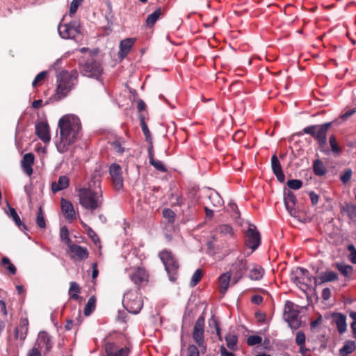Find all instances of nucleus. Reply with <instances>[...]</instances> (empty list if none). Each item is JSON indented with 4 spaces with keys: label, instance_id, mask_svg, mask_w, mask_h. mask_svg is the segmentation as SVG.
<instances>
[{
    "label": "nucleus",
    "instance_id": "nucleus-1",
    "mask_svg": "<svg viewBox=\"0 0 356 356\" xmlns=\"http://www.w3.org/2000/svg\"><path fill=\"white\" fill-rule=\"evenodd\" d=\"M58 129L55 145L59 153L68 152L78 140L81 129L79 118L72 114L65 115L58 121Z\"/></svg>",
    "mask_w": 356,
    "mask_h": 356
},
{
    "label": "nucleus",
    "instance_id": "nucleus-2",
    "mask_svg": "<svg viewBox=\"0 0 356 356\" xmlns=\"http://www.w3.org/2000/svg\"><path fill=\"white\" fill-rule=\"evenodd\" d=\"M76 192L81 206L91 212L100 210L104 202L101 179L95 176L83 186L76 188Z\"/></svg>",
    "mask_w": 356,
    "mask_h": 356
},
{
    "label": "nucleus",
    "instance_id": "nucleus-3",
    "mask_svg": "<svg viewBox=\"0 0 356 356\" xmlns=\"http://www.w3.org/2000/svg\"><path fill=\"white\" fill-rule=\"evenodd\" d=\"M78 72L76 70L67 72L63 70L57 75L56 92L59 98L65 97L77 83Z\"/></svg>",
    "mask_w": 356,
    "mask_h": 356
},
{
    "label": "nucleus",
    "instance_id": "nucleus-4",
    "mask_svg": "<svg viewBox=\"0 0 356 356\" xmlns=\"http://www.w3.org/2000/svg\"><path fill=\"white\" fill-rule=\"evenodd\" d=\"M122 304L129 312L134 314H138L143 305L138 290L127 291L124 293Z\"/></svg>",
    "mask_w": 356,
    "mask_h": 356
},
{
    "label": "nucleus",
    "instance_id": "nucleus-5",
    "mask_svg": "<svg viewBox=\"0 0 356 356\" xmlns=\"http://www.w3.org/2000/svg\"><path fill=\"white\" fill-rule=\"evenodd\" d=\"M330 126L331 122L320 125H311L305 127L302 131L314 137L318 143L320 148H323L327 143V132Z\"/></svg>",
    "mask_w": 356,
    "mask_h": 356
},
{
    "label": "nucleus",
    "instance_id": "nucleus-6",
    "mask_svg": "<svg viewBox=\"0 0 356 356\" xmlns=\"http://www.w3.org/2000/svg\"><path fill=\"white\" fill-rule=\"evenodd\" d=\"M159 257L165 266L169 280L172 282H175L177 280V274L179 268L177 260L172 252L168 250L161 251L159 254Z\"/></svg>",
    "mask_w": 356,
    "mask_h": 356
},
{
    "label": "nucleus",
    "instance_id": "nucleus-7",
    "mask_svg": "<svg viewBox=\"0 0 356 356\" xmlns=\"http://www.w3.org/2000/svg\"><path fill=\"white\" fill-rule=\"evenodd\" d=\"M298 306L291 301H286L284 305V318L292 329H298L300 325Z\"/></svg>",
    "mask_w": 356,
    "mask_h": 356
},
{
    "label": "nucleus",
    "instance_id": "nucleus-8",
    "mask_svg": "<svg viewBox=\"0 0 356 356\" xmlns=\"http://www.w3.org/2000/svg\"><path fill=\"white\" fill-rule=\"evenodd\" d=\"M58 31L63 39H76L81 33L79 24L76 21L63 24L60 22L58 26Z\"/></svg>",
    "mask_w": 356,
    "mask_h": 356
},
{
    "label": "nucleus",
    "instance_id": "nucleus-9",
    "mask_svg": "<svg viewBox=\"0 0 356 356\" xmlns=\"http://www.w3.org/2000/svg\"><path fill=\"white\" fill-rule=\"evenodd\" d=\"M81 72L84 76L97 79L102 73V68L99 63L90 59L81 66Z\"/></svg>",
    "mask_w": 356,
    "mask_h": 356
},
{
    "label": "nucleus",
    "instance_id": "nucleus-10",
    "mask_svg": "<svg viewBox=\"0 0 356 356\" xmlns=\"http://www.w3.org/2000/svg\"><path fill=\"white\" fill-rule=\"evenodd\" d=\"M248 269L247 262L243 259L238 258L232 265L229 272L232 275L233 284H236L244 275Z\"/></svg>",
    "mask_w": 356,
    "mask_h": 356
},
{
    "label": "nucleus",
    "instance_id": "nucleus-11",
    "mask_svg": "<svg viewBox=\"0 0 356 356\" xmlns=\"http://www.w3.org/2000/svg\"><path fill=\"white\" fill-rule=\"evenodd\" d=\"M129 277L134 284L140 286L147 284L149 275L144 268L138 267L133 268L130 270Z\"/></svg>",
    "mask_w": 356,
    "mask_h": 356
},
{
    "label": "nucleus",
    "instance_id": "nucleus-12",
    "mask_svg": "<svg viewBox=\"0 0 356 356\" xmlns=\"http://www.w3.org/2000/svg\"><path fill=\"white\" fill-rule=\"evenodd\" d=\"M291 279L300 289L302 285H308L312 282V277L309 271L303 268H297L293 271Z\"/></svg>",
    "mask_w": 356,
    "mask_h": 356
},
{
    "label": "nucleus",
    "instance_id": "nucleus-13",
    "mask_svg": "<svg viewBox=\"0 0 356 356\" xmlns=\"http://www.w3.org/2000/svg\"><path fill=\"white\" fill-rule=\"evenodd\" d=\"M261 238L259 232L254 225H250L245 232V243L253 251L260 245Z\"/></svg>",
    "mask_w": 356,
    "mask_h": 356
},
{
    "label": "nucleus",
    "instance_id": "nucleus-14",
    "mask_svg": "<svg viewBox=\"0 0 356 356\" xmlns=\"http://www.w3.org/2000/svg\"><path fill=\"white\" fill-rule=\"evenodd\" d=\"M204 318L202 316H200L196 321L194 326L193 338L200 348H202L205 350V346H204Z\"/></svg>",
    "mask_w": 356,
    "mask_h": 356
},
{
    "label": "nucleus",
    "instance_id": "nucleus-15",
    "mask_svg": "<svg viewBox=\"0 0 356 356\" xmlns=\"http://www.w3.org/2000/svg\"><path fill=\"white\" fill-rule=\"evenodd\" d=\"M109 172L115 188L116 190H120L122 188L123 177L120 166L116 163H113L110 166Z\"/></svg>",
    "mask_w": 356,
    "mask_h": 356
},
{
    "label": "nucleus",
    "instance_id": "nucleus-16",
    "mask_svg": "<svg viewBox=\"0 0 356 356\" xmlns=\"http://www.w3.org/2000/svg\"><path fill=\"white\" fill-rule=\"evenodd\" d=\"M105 351L108 356H128L129 348L127 347H119L114 343H106Z\"/></svg>",
    "mask_w": 356,
    "mask_h": 356
},
{
    "label": "nucleus",
    "instance_id": "nucleus-17",
    "mask_svg": "<svg viewBox=\"0 0 356 356\" xmlns=\"http://www.w3.org/2000/svg\"><path fill=\"white\" fill-rule=\"evenodd\" d=\"M35 134L44 143H49L51 140L49 127L47 123L40 122L35 125Z\"/></svg>",
    "mask_w": 356,
    "mask_h": 356
},
{
    "label": "nucleus",
    "instance_id": "nucleus-18",
    "mask_svg": "<svg viewBox=\"0 0 356 356\" xmlns=\"http://www.w3.org/2000/svg\"><path fill=\"white\" fill-rule=\"evenodd\" d=\"M68 248L70 252L72 254L71 257L72 259H84L88 256L86 248L75 244H70Z\"/></svg>",
    "mask_w": 356,
    "mask_h": 356
},
{
    "label": "nucleus",
    "instance_id": "nucleus-19",
    "mask_svg": "<svg viewBox=\"0 0 356 356\" xmlns=\"http://www.w3.org/2000/svg\"><path fill=\"white\" fill-rule=\"evenodd\" d=\"M61 209L65 218L70 221H72L75 218V211L74 206L70 201H68L64 198L61 199Z\"/></svg>",
    "mask_w": 356,
    "mask_h": 356
},
{
    "label": "nucleus",
    "instance_id": "nucleus-20",
    "mask_svg": "<svg viewBox=\"0 0 356 356\" xmlns=\"http://www.w3.org/2000/svg\"><path fill=\"white\" fill-rule=\"evenodd\" d=\"M136 41L135 38H129L120 42V51L118 52L119 58L123 59L129 54L131 47Z\"/></svg>",
    "mask_w": 356,
    "mask_h": 356
},
{
    "label": "nucleus",
    "instance_id": "nucleus-21",
    "mask_svg": "<svg viewBox=\"0 0 356 356\" xmlns=\"http://www.w3.org/2000/svg\"><path fill=\"white\" fill-rule=\"evenodd\" d=\"M338 279V275L331 270H326L318 277H314L315 285H320L325 282H332Z\"/></svg>",
    "mask_w": 356,
    "mask_h": 356
},
{
    "label": "nucleus",
    "instance_id": "nucleus-22",
    "mask_svg": "<svg viewBox=\"0 0 356 356\" xmlns=\"http://www.w3.org/2000/svg\"><path fill=\"white\" fill-rule=\"evenodd\" d=\"M271 166L277 180L280 182H284L285 176L283 173L280 163L275 154L273 155L271 158Z\"/></svg>",
    "mask_w": 356,
    "mask_h": 356
},
{
    "label": "nucleus",
    "instance_id": "nucleus-23",
    "mask_svg": "<svg viewBox=\"0 0 356 356\" xmlns=\"http://www.w3.org/2000/svg\"><path fill=\"white\" fill-rule=\"evenodd\" d=\"M332 321L335 323L337 327L338 332L340 334H343L346 331L347 324L346 316L340 313H336L332 314Z\"/></svg>",
    "mask_w": 356,
    "mask_h": 356
},
{
    "label": "nucleus",
    "instance_id": "nucleus-24",
    "mask_svg": "<svg viewBox=\"0 0 356 356\" xmlns=\"http://www.w3.org/2000/svg\"><path fill=\"white\" fill-rule=\"evenodd\" d=\"M70 185V179L66 175L60 176L57 182H52L51 191L56 193L60 191L67 188Z\"/></svg>",
    "mask_w": 356,
    "mask_h": 356
},
{
    "label": "nucleus",
    "instance_id": "nucleus-25",
    "mask_svg": "<svg viewBox=\"0 0 356 356\" xmlns=\"http://www.w3.org/2000/svg\"><path fill=\"white\" fill-rule=\"evenodd\" d=\"M34 155L32 153H27L23 156L22 161V168L29 176L33 173L32 165L34 163Z\"/></svg>",
    "mask_w": 356,
    "mask_h": 356
},
{
    "label": "nucleus",
    "instance_id": "nucleus-26",
    "mask_svg": "<svg viewBox=\"0 0 356 356\" xmlns=\"http://www.w3.org/2000/svg\"><path fill=\"white\" fill-rule=\"evenodd\" d=\"M36 345L40 348H44L46 350H49L51 348V341L49 336L45 332H40L38 334Z\"/></svg>",
    "mask_w": 356,
    "mask_h": 356
},
{
    "label": "nucleus",
    "instance_id": "nucleus-27",
    "mask_svg": "<svg viewBox=\"0 0 356 356\" xmlns=\"http://www.w3.org/2000/svg\"><path fill=\"white\" fill-rule=\"evenodd\" d=\"M231 277H232V275L229 271L222 274L219 277L218 282L220 285V291L222 294H225L227 292L229 286Z\"/></svg>",
    "mask_w": 356,
    "mask_h": 356
},
{
    "label": "nucleus",
    "instance_id": "nucleus-28",
    "mask_svg": "<svg viewBox=\"0 0 356 356\" xmlns=\"http://www.w3.org/2000/svg\"><path fill=\"white\" fill-rule=\"evenodd\" d=\"M28 320L23 319L21 321L20 325L15 330V337L20 340H24L26 337L28 332Z\"/></svg>",
    "mask_w": 356,
    "mask_h": 356
},
{
    "label": "nucleus",
    "instance_id": "nucleus-29",
    "mask_svg": "<svg viewBox=\"0 0 356 356\" xmlns=\"http://www.w3.org/2000/svg\"><path fill=\"white\" fill-rule=\"evenodd\" d=\"M149 153V159L150 164L154 167L156 170L165 172H167V168L165 167V165L163 164V163L161 161L156 160L154 158V154L152 148L149 149L148 151Z\"/></svg>",
    "mask_w": 356,
    "mask_h": 356
},
{
    "label": "nucleus",
    "instance_id": "nucleus-30",
    "mask_svg": "<svg viewBox=\"0 0 356 356\" xmlns=\"http://www.w3.org/2000/svg\"><path fill=\"white\" fill-rule=\"evenodd\" d=\"M264 274V270L258 265H254L250 270L249 277L252 280H261Z\"/></svg>",
    "mask_w": 356,
    "mask_h": 356
},
{
    "label": "nucleus",
    "instance_id": "nucleus-31",
    "mask_svg": "<svg viewBox=\"0 0 356 356\" xmlns=\"http://www.w3.org/2000/svg\"><path fill=\"white\" fill-rule=\"evenodd\" d=\"M313 171L317 176H323L327 172V168L322 161L316 159L313 163Z\"/></svg>",
    "mask_w": 356,
    "mask_h": 356
},
{
    "label": "nucleus",
    "instance_id": "nucleus-32",
    "mask_svg": "<svg viewBox=\"0 0 356 356\" xmlns=\"http://www.w3.org/2000/svg\"><path fill=\"white\" fill-rule=\"evenodd\" d=\"M335 267L346 277L348 278L352 275L353 269L351 266L343 263H336Z\"/></svg>",
    "mask_w": 356,
    "mask_h": 356
},
{
    "label": "nucleus",
    "instance_id": "nucleus-33",
    "mask_svg": "<svg viewBox=\"0 0 356 356\" xmlns=\"http://www.w3.org/2000/svg\"><path fill=\"white\" fill-rule=\"evenodd\" d=\"M355 348L356 346L354 341H347L341 348L340 354L342 356H346L347 355L352 353Z\"/></svg>",
    "mask_w": 356,
    "mask_h": 356
},
{
    "label": "nucleus",
    "instance_id": "nucleus-34",
    "mask_svg": "<svg viewBox=\"0 0 356 356\" xmlns=\"http://www.w3.org/2000/svg\"><path fill=\"white\" fill-rule=\"evenodd\" d=\"M161 15V8H159L147 17L146 19L147 26H153L158 20Z\"/></svg>",
    "mask_w": 356,
    "mask_h": 356
},
{
    "label": "nucleus",
    "instance_id": "nucleus-35",
    "mask_svg": "<svg viewBox=\"0 0 356 356\" xmlns=\"http://www.w3.org/2000/svg\"><path fill=\"white\" fill-rule=\"evenodd\" d=\"M225 341L227 346L232 350H235L237 348V337L234 334H228L225 337Z\"/></svg>",
    "mask_w": 356,
    "mask_h": 356
},
{
    "label": "nucleus",
    "instance_id": "nucleus-36",
    "mask_svg": "<svg viewBox=\"0 0 356 356\" xmlns=\"http://www.w3.org/2000/svg\"><path fill=\"white\" fill-rule=\"evenodd\" d=\"M80 293V287L79 284L74 282H72L70 283V286L69 289V295L70 298L74 300H77L79 298L78 293Z\"/></svg>",
    "mask_w": 356,
    "mask_h": 356
},
{
    "label": "nucleus",
    "instance_id": "nucleus-37",
    "mask_svg": "<svg viewBox=\"0 0 356 356\" xmlns=\"http://www.w3.org/2000/svg\"><path fill=\"white\" fill-rule=\"evenodd\" d=\"M343 210L347 213L350 219L353 220L356 218V205L348 204L343 207Z\"/></svg>",
    "mask_w": 356,
    "mask_h": 356
},
{
    "label": "nucleus",
    "instance_id": "nucleus-38",
    "mask_svg": "<svg viewBox=\"0 0 356 356\" xmlns=\"http://www.w3.org/2000/svg\"><path fill=\"white\" fill-rule=\"evenodd\" d=\"M8 211V216L13 218L17 227H20L22 225L25 227V225L21 222L19 216L14 208L9 207Z\"/></svg>",
    "mask_w": 356,
    "mask_h": 356
},
{
    "label": "nucleus",
    "instance_id": "nucleus-39",
    "mask_svg": "<svg viewBox=\"0 0 356 356\" xmlns=\"http://www.w3.org/2000/svg\"><path fill=\"white\" fill-rule=\"evenodd\" d=\"M95 299L94 297H91L88 300V302L84 308V314L86 316H89L92 312L95 309Z\"/></svg>",
    "mask_w": 356,
    "mask_h": 356
},
{
    "label": "nucleus",
    "instance_id": "nucleus-40",
    "mask_svg": "<svg viewBox=\"0 0 356 356\" xmlns=\"http://www.w3.org/2000/svg\"><path fill=\"white\" fill-rule=\"evenodd\" d=\"M284 205L290 216L297 217L298 209L296 208V202H284Z\"/></svg>",
    "mask_w": 356,
    "mask_h": 356
},
{
    "label": "nucleus",
    "instance_id": "nucleus-41",
    "mask_svg": "<svg viewBox=\"0 0 356 356\" xmlns=\"http://www.w3.org/2000/svg\"><path fill=\"white\" fill-rule=\"evenodd\" d=\"M36 224L40 228H44L46 227V222L44 217V213L42 209V207H40L37 217H36Z\"/></svg>",
    "mask_w": 356,
    "mask_h": 356
},
{
    "label": "nucleus",
    "instance_id": "nucleus-42",
    "mask_svg": "<svg viewBox=\"0 0 356 356\" xmlns=\"http://www.w3.org/2000/svg\"><path fill=\"white\" fill-rule=\"evenodd\" d=\"M60 237L63 243L68 245L71 244V240L69 237V232L66 227H62L60 230Z\"/></svg>",
    "mask_w": 356,
    "mask_h": 356
},
{
    "label": "nucleus",
    "instance_id": "nucleus-43",
    "mask_svg": "<svg viewBox=\"0 0 356 356\" xmlns=\"http://www.w3.org/2000/svg\"><path fill=\"white\" fill-rule=\"evenodd\" d=\"M329 142H330V145L332 152L336 154H339L341 149L338 146L335 136L334 135H332L330 136Z\"/></svg>",
    "mask_w": 356,
    "mask_h": 356
},
{
    "label": "nucleus",
    "instance_id": "nucleus-44",
    "mask_svg": "<svg viewBox=\"0 0 356 356\" xmlns=\"http://www.w3.org/2000/svg\"><path fill=\"white\" fill-rule=\"evenodd\" d=\"M216 232L223 235H231L232 234V228L228 225H221L217 227Z\"/></svg>",
    "mask_w": 356,
    "mask_h": 356
},
{
    "label": "nucleus",
    "instance_id": "nucleus-45",
    "mask_svg": "<svg viewBox=\"0 0 356 356\" xmlns=\"http://www.w3.org/2000/svg\"><path fill=\"white\" fill-rule=\"evenodd\" d=\"M202 276V270L200 269H197L192 276L191 281V285L192 286H195L200 281Z\"/></svg>",
    "mask_w": 356,
    "mask_h": 356
},
{
    "label": "nucleus",
    "instance_id": "nucleus-46",
    "mask_svg": "<svg viewBox=\"0 0 356 356\" xmlns=\"http://www.w3.org/2000/svg\"><path fill=\"white\" fill-rule=\"evenodd\" d=\"M209 326L211 327H213L215 329L216 334L218 336L219 339L221 340L222 339H221V336H220V329L217 319L214 316H212L211 318V319L209 320Z\"/></svg>",
    "mask_w": 356,
    "mask_h": 356
},
{
    "label": "nucleus",
    "instance_id": "nucleus-47",
    "mask_svg": "<svg viewBox=\"0 0 356 356\" xmlns=\"http://www.w3.org/2000/svg\"><path fill=\"white\" fill-rule=\"evenodd\" d=\"M287 186L289 188L298 190L302 186V182L299 179H290L287 181Z\"/></svg>",
    "mask_w": 356,
    "mask_h": 356
},
{
    "label": "nucleus",
    "instance_id": "nucleus-48",
    "mask_svg": "<svg viewBox=\"0 0 356 356\" xmlns=\"http://www.w3.org/2000/svg\"><path fill=\"white\" fill-rule=\"evenodd\" d=\"M284 202H296V197L294 193L290 190L284 191Z\"/></svg>",
    "mask_w": 356,
    "mask_h": 356
},
{
    "label": "nucleus",
    "instance_id": "nucleus-49",
    "mask_svg": "<svg viewBox=\"0 0 356 356\" xmlns=\"http://www.w3.org/2000/svg\"><path fill=\"white\" fill-rule=\"evenodd\" d=\"M262 338L258 335H252L247 339V343L251 346L260 344Z\"/></svg>",
    "mask_w": 356,
    "mask_h": 356
},
{
    "label": "nucleus",
    "instance_id": "nucleus-50",
    "mask_svg": "<svg viewBox=\"0 0 356 356\" xmlns=\"http://www.w3.org/2000/svg\"><path fill=\"white\" fill-rule=\"evenodd\" d=\"M296 342L298 346H301L302 350L305 343V336L302 332L299 331L296 333Z\"/></svg>",
    "mask_w": 356,
    "mask_h": 356
},
{
    "label": "nucleus",
    "instance_id": "nucleus-51",
    "mask_svg": "<svg viewBox=\"0 0 356 356\" xmlns=\"http://www.w3.org/2000/svg\"><path fill=\"white\" fill-rule=\"evenodd\" d=\"M352 174H353L352 170L350 168L346 169L345 171L343 172V173L342 175H341L340 180L343 184L348 183L352 177Z\"/></svg>",
    "mask_w": 356,
    "mask_h": 356
},
{
    "label": "nucleus",
    "instance_id": "nucleus-52",
    "mask_svg": "<svg viewBox=\"0 0 356 356\" xmlns=\"http://www.w3.org/2000/svg\"><path fill=\"white\" fill-rule=\"evenodd\" d=\"M83 0H73L70 4V15H74L79 6L81 4Z\"/></svg>",
    "mask_w": 356,
    "mask_h": 356
},
{
    "label": "nucleus",
    "instance_id": "nucleus-53",
    "mask_svg": "<svg viewBox=\"0 0 356 356\" xmlns=\"http://www.w3.org/2000/svg\"><path fill=\"white\" fill-rule=\"evenodd\" d=\"M163 216L164 218L168 219L169 222H172L175 217V213L170 209H165L163 211Z\"/></svg>",
    "mask_w": 356,
    "mask_h": 356
},
{
    "label": "nucleus",
    "instance_id": "nucleus-54",
    "mask_svg": "<svg viewBox=\"0 0 356 356\" xmlns=\"http://www.w3.org/2000/svg\"><path fill=\"white\" fill-rule=\"evenodd\" d=\"M47 72L46 71H42V72H40L34 79V80L32 83V86L33 87H35L38 84V83H40V81H42V80H44L45 79V77L47 76Z\"/></svg>",
    "mask_w": 356,
    "mask_h": 356
},
{
    "label": "nucleus",
    "instance_id": "nucleus-55",
    "mask_svg": "<svg viewBox=\"0 0 356 356\" xmlns=\"http://www.w3.org/2000/svg\"><path fill=\"white\" fill-rule=\"evenodd\" d=\"M209 199L213 202V204L215 207L220 206L222 204V200L218 193L211 195L209 196Z\"/></svg>",
    "mask_w": 356,
    "mask_h": 356
},
{
    "label": "nucleus",
    "instance_id": "nucleus-56",
    "mask_svg": "<svg viewBox=\"0 0 356 356\" xmlns=\"http://www.w3.org/2000/svg\"><path fill=\"white\" fill-rule=\"evenodd\" d=\"M188 356H199L200 352L195 345H190L188 347Z\"/></svg>",
    "mask_w": 356,
    "mask_h": 356
},
{
    "label": "nucleus",
    "instance_id": "nucleus-57",
    "mask_svg": "<svg viewBox=\"0 0 356 356\" xmlns=\"http://www.w3.org/2000/svg\"><path fill=\"white\" fill-rule=\"evenodd\" d=\"M355 113L356 107L346 111L343 115H341V118L342 120H346L349 117L352 116Z\"/></svg>",
    "mask_w": 356,
    "mask_h": 356
},
{
    "label": "nucleus",
    "instance_id": "nucleus-58",
    "mask_svg": "<svg viewBox=\"0 0 356 356\" xmlns=\"http://www.w3.org/2000/svg\"><path fill=\"white\" fill-rule=\"evenodd\" d=\"M88 236L92 238V241L97 245L99 243V239L95 232L90 228L88 229Z\"/></svg>",
    "mask_w": 356,
    "mask_h": 356
},
{
    "label": "nucleus",
    "instance_id": "nucleus-59",
    "mask_svg": "<svg viewBox=\"0 0 356 356\" xmlns=\"http://www.w3.org/2000/svg\"><path fill=\"white\" fill-rule=\"evenodd\" d=\"M26 356H41V353L38 348L33 347L29 350Z\"/></svg>",
    "mask_w": 356,
    "mask_h": 356
},
{
    "label": "nucleus",
    "instance_id": "nucleus-60",
    "mask_svg": "<svg viewBox=\"0 0 356 356\" xmlns=\"http://www.w3.org/2000/svg\"><path fill=\"white\" fill-rule=\"evenodd\" d=\"M141 128H142V131H143L144 135L146 136V138L149 137L150 132L148 129L147 125L145 124V122L143 120L141 121Z\"/></svg>",
    "mask_w": 356,
    "mask_h": 356
},
{
    "label": "nucleus",
    "instance_id": "nucleus-61",
    "mask_svg": "<svg viewBox=\"0 0 356 356\" xmlns=\"http://www.w3.org/2000/svg\"><path fill=\"white\" fill-rule=\"evenodd\" d=\"M331 296V291L329 288H325L322 291V298L323 300H327Z\"/></svg>",
    "mask_w": 356,
    "mask_h": 356
},
{
    "label": "nucleus",
    "instance_id": "nucleus-62",
    "mask_svg": "<svg viewBox=\"0 0 356 356\" xmlns=\"http://www.w3.org/2000/svg\"><path fill=\"white\" fill-rule=\"evenodd\" d=\"M309 197L313 205H315L318 203V195L317 194H316L314 192H310Z\"/></svg>",
    "mask_w": 356,
    "mask_h": 356
},
{
    "label": "nucleus",
    "instance_id": "nucleus-63",
    "mask_svg": "<svg viewBox=\"0 0 356 356\" xmlns=\"http://www.w3.org/2000/svg\"><path fill=\"white\" fill-rule=\"evenodd\" d=\"M113 147L115 150L120 154H122L124 151V148L122 147L120 143L118 141L113 143Z\"/></svg>",
    "mask_w": 356,
    "mask_h": 356
},
{
    "label": "nucleus",
    "instance_id": "nucleus-64",
    "mask_svg": "<svg viewBox=\"0 0 356 356\" xmlns=\"http://www.w3.org/2000/svg\"><path fill=\"white\" fill-rule=\"evenodd\" d=\"M221 356H234L233 353L228 352L224 346L220 347Z\"/></svg>",
    "mask_w": 356,
    "mask_h": 356
}]
</instances>
